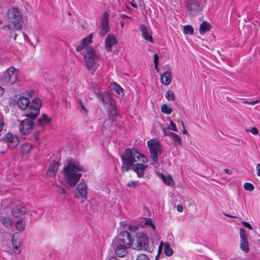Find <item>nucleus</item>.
I'll list each match as a JSON object with an SVG mask.
<instances>
[{
    "label": "nucleus",
    "instance_id": "1",
    "mask_svg": "<svg viewBox=\"0 0 260 260\" xmlns=\"http://www.w3.org/2000/svg\"><path fill=\"white\" fill-rule=\"evenodd\" d=\"M84 167L80 163L71 158L62 170V174L66 183L71 187H74L82 177Z\"/></svg>",
    "mask_w": 260,
    "mask_h": 260
},
{
    "label": "nucleus",
    "instance_id": "2",
    "mask_svg": "<svg viewBox=\"0 0 260 260\" xmlns=\"http://www.w3.org/2000/svg\"><path fill=\"white\" fill-rule=\"evenodd\" d=\"M16 105L22 110L25 111V116L36 119L40 113L42 107L40 99L36 98L30 102L29 99L25 96H20L17 100Z\"/></svg>",
    "mask_w": 260,
    "mask_h": 260
},
{
    "label": "nucleus",
    "instance_id": "3",
    "mask_svg": "<svg viewBox=\"0 0 260 260\" xmlns=\"http://www.w3.org/2000/svg\"><path fill=\"white\" fill-rule=\"evenodd\" d=\"M120 157L122 162L121 170L123 172H128L135 162H148L147 158L135 148H126Z\"/></svg>",
    "mask_w": 260,
    "mask_h": 260
},
{
    "label": "nucleus",
    "instance_id": "4",
    "mask_svg": "<svg viewBox=\"0 0 260 260\" xmlns=\"http://www.w3.org/2000/svg\"><path fill=\"white\" fill-rule=\"evenodd\" d=\"M133 242V240L128 231L120 232L112 243L116 255L119 257H124L127 252V249L131 247Z\"/></svg>",
    "mask_w": 260,
    "mask_h": 260
},
{
    "label": "nucleus",
    "instance_id": "5",
    "mask_svg": "<svg viewBox=\"0 0 260 260\" xmlns=\"http://www.w3.org/2000/svg\"><path fill=\"white\" fill-rule=\"evenodd\" d=\"M8 19L11 22L12 26L7 25L5 27L10 30L11 28L14 30L20 31L22 28L23 23V14L20 10L16 7L9 8L7 12Z\"/></svg>",
    "mask_w": 260,
    "mask_h": 260
},
{
    "label": "nucleus",
    "instance_id": "6",
    "mask_svg": "<svg viewBox=\"0 0 260 260\" xmlns=\"http://www.w3.org/2000/svg\"><path fill=\"white\" fill-rule=\"evenodd\" d=\"M18 73L17 69L11 67L6 71L0 73V82L4 86H11L17 81Z\"/></svg>",
    "mask_w": 260,
    "mask_h": 260
},
{
    "label": "nucleus",
    "instance_id": "7",
    "mask_svg": "<svg viewBox=\"0 0 260 260\" xmlns=\"http://www.w3.org/2000/svg\"><path fill=\"white\" fill-rule=\"evenodd\" d=\"M100 57V55L93 48H87L84 56V59L88 70L94 69V71H95L97 68L96 65Z\"/></svg>",
    "mask_w": 260,
    "mask_h": 260
},
{
    "label": "nucleus",
    "instance_id": "8",
    "mask_svg": "<svg viewBox=\"0 0 260 260\" xmlns=\"http://www.w3.org/2000/svg\"><path fill=\"white\" fill-rule=\"evenodd\" d=\"M147 145L149 147L151 158L153 161L152 164H158V156H159L161 153L160 143L157 141L151 139L147 141Z\"/></svg>",
    "mask_w": 260,
    "mask_h": 260
},
{
    "label": "nucleus",
    "instance_id": "9",
    "mask_svg": "<svg viewBox=\"0 0 260 260\" xmlns=\"http://www.w3.org/2000/svg\"><path fill=\"white\" fill-rule=\"evenodd\" d=\"M32 120L34 119L27 117V118L23 120L19 121V129L22 135H28L33 129L35 124Z\"/></svg>",
    "mask_w": 260,
    "mask_h": 260
},
{
    "label": "nucleus",
    "instance_id": "10",
    "mask_svg": "<svg viewBox=\"0 0 260 260\" xmlns=\"http://www.w3.org/2000/svg\"><path fill=\"white\" fill-rule=\"evenodd\" d=\"M136 245L138 249H143L149 252H152L153 250V248L149 246L148 238L145 234L137 236Z\"/></svg>",
    "mask_w": 260,
    "mask_h": 260
},
{
    "label": "nucleus",
    "instance_id": "11",
    "mask_svg": "<svg viewBox=\"0 0 260 260\" xmlns=\"http://www.w3.org/2000/svg\"><path fill=\"white\" fill-rule=\"evenodd\" d=\"M184 6L190 16H195L200 9V4L197 0H186Z\"/></svg>",
    "mask_w": 260,
    "mask_h": 260
},
{
    "label": "nucleus",
    "instance_id": "12",
    "mask_svg": "<svg viewBox=\"0 0 260 260\" xmlns=\"http://www.w3.org/2000/svg\"><path fill=\"white\" fill-rule=\"evenodd\" d=\"M1 141L6 143L8 148L11 149L16 148L19 143L18 138L11 133H7Z\"/></svg>",
    "mask_w": 260,
    "mask_h": 260
},
{
    "label": "nucleus",
    "instance_id": "13",
    "mask_svg": "<svg viewBox=\"0 0 260 260\" xmlns=\"http://www.w3.org/2000/svg\"><path fill=\"white\" fill-rule=\"evenodd\" d=\"M77 192H75L74 196L76 198L82 199L81 202L83 203L87 200V185L84 182H80L77 186Z\"/></svg>",
    "mask_w": 260,
    "mask_h": 260
},
{
    "label": "nucleus",
    "instance_id": "14",
    "mask_svg": "<svg viewBox=\"0 0 260 260\" xmlns=\"http://www.w3.org/2000/svg\"><path fill=\"white\" fill-rule=\"evenodd\" d=\"M94 92L95 95L103 104H109L112 107L115 106V103L114 100L108 93L103 94L100 92L99 89H95Z\"/></svg>",
    "mask_w": 260,
    "mask_h": 260
},
{
    "label": "nucleus",
    "instance_id": "15",
    "mask_svg": "<svg viewBox=\"0 0 260 260\" xmlns=\"http://www.w3.org/2000/svg\"><path fill=\"white\" fill-rule=\"evenodd\" d=\"M109 17L108 13L105 12L102 19L101 27L100 31V34L102 37H104L110 31Z\"/></svg>",
    "mask_w": 260,
    "mask_h": 260
},
{
    "label": "nucleus",
    "instance_id": "16",
    "mask_svg": "<svg viewBox=\"0 0 260 260\" xmlns=\"http://www.w3.org/2000/svg\"><path fill=\"white\" fill-rule=\"evenodd\" d=\"M240 248L242 250L247 253L249 251V245L247 241V235L246 231L244 229H240Z\"/></svg>",
    "mask_w": 260,
    "mask_h": 260
},
{
    "label": "nucleus",
    "instance_id": "17",
    "mask_svg": "<svg viewBox=\"0 0 260 260\" xmlns=\"http://www.w3.org/2000/svg\"><path fill=\"white\" fill-rule=\"evenodd\" d=\"M27 209L23 204H19L13 208L12 211V215L15 218H19L25 214Z\"/></svg>",
    "mask_w": 260,
    "mask_h": 260
},
{
    "label": "nucleus",
    "instance_id": "18",
    "mask_svg": "<svg viewBox=\"0 0 260 260\" xmlns=\"http://www.w3.org/2000/svg\"><path fill=\"white\" fill-rule=\"evenodd\" d=\"M117 43V40L113 34H109L106 38L105 41V49L110 52L112 51V47Z\"/></svg>",
    "mask_w": 260,
    "mask_h": 260
},
{
    "label": "nucleus",
    "instance_id": "19",
    "mask_svg": "<svg viewBox=\"0 0 260 260\" xmlns=\"http://www.w3.org/2000/svg\"><path fill=\"white\" fill-rule=\"evenodd\" d=\"M92 38L93 36L92 34H90L88 37L84 38L80 42V44L78 45L76 48V50L77 52H81L84 48L87 47L88 45L91 43H92Z\"/></svg>",
    "mask_w": 260,
    "mask_h": 260
},
{
    "label": "nucleus",
    "instance_id": "20",
    "mask_svg": "<svg viewBox=\"0 0 260 260\" xmlns=\"http://www.w3.org/2000/svg\"><path fill=\"white\" fill-rule=\"evenodd\" d=\"M140 30L142 33L143 38L145 40L149 41L151 43H154L151 32L145 25H140Z\"/></svg>",
    "mask_w": 260,
    "mask_h": 260
},
{
    "label": "nucleus",
    "instance_id": "21",
    "mask_svg": "<svg viewBox=\"0 0 260 260\" xmlns=\"http://www.w3.org/2000/svg\"><path fill=\"white\" fill-rule=\"evenodd\" d=\"M143 164L137 163L132 166L133 170L135 171L139 178L143 177L145 169L147 167V165H144Z\"/></svg>",
    "mask_w": 260,
    "mask_h": 260
},
{
    "label": "nucleus",
    "instance_id": "22",
    "mask_svg": "<svg viewBox=\"0 0 260 260\" xmlns=\"http://www.w3.org/2000/svg\"><path fill=\"white\" fill-rule=\"evenodd\" d=\"M58 162L56 160H53L48 169L47 175L50 177H55L58 170Z\"/></svg>",
    "mask_w": 260,
    "mask_h": 260
},
{
    "label": "nucleus",
    "instance_id": "23",
    "mask_svg": "<svg viewBox=\"0 0 260 260\" xmlns=\"http://www.w3.org/2000/svg\"><path fill=\"white\" fill-rule=\"evenodd\" d=\"M51 118L48 117L46 114H43L42 116L37 120V125L39 126H44L50 124Z\"/></svg>",
    "mask_w": 260,
    "mask_h": 260
},
{
    "label": "nucleus",
    "instance_id": "24",
    "mask_svg": "<svg viewBox=\"0 0 260 260\" xmlns=\"http://www.w3.org/2000/svg\"><path fill=\"white\" fill-rule=\"evenodd\" d=\"M160 79L162 84L168 85L172 81V76L170 72L167 71L160 75Z\"/></svg>",
    "mask_w": 260,
    "mask_h": 260
},
{
    "label": "nucleus",
    "instance_id": "25",
    "mask_svg": "<svg viewBox=\"0 0 260 260\" xmlns=\"http://www.w3.org/2000/svg\"><path fill=\"white\" fill-rule=\"evenodd\" d=\"M211 28V25L210 24L206 21H204L202 22V23L201 24L200 27H199V31L201 35L203 34L207 31L210 30Z\"/></svg>",
    "mask_w": 260,
    "mask_h": 260
},
{
    "label": "nucleus",
    "instance_id": "26",
    "mask_svg": "<svg viewBox=\"0 0 260 260\" xmlns=\"http://www.w3.org/2000/svg\"><path fill=\"white\" fill-rule=\"evenodd\" d=\"M0 221L7 228H10L13 224L12 219L8 217H3L0 219Z\"/></svg>",
    "mask_w": 260,
    "mask_h": 260
},
{
    "label": "nucleus",
    "instance_id": "27",
    "mask_svg": "<svg viewBox=\"0 0 260 260\" xmlns=\"http://www.w3.org/2000/svg\"><path fill=\"white\" fill-rule=\"evenodd\" d=\"M111 88L112 90L116 92L119 95L123 93V89L122 88L115 82L111 83Z\"/></svg>",
    "mask_w": 260,
    "mask_h": 260
},
{
    "label": "nucleus",
    "instance_id": "28",
    "mask_svg": "<svg viewBox=\"0 0 260 260\" xmlns=\"http://www.w3.org/2000/svg\"><path fill=\"white\" fill-rule=\"evenodd\" d=\"M169 137L172 138L174 142V144L175 145H180L182 143L181 139L180 137L175 133H169L168 134Z\"/></svg>",
    "mask_w": 260,
    "mask_h": 260
},
{
    "label": "nucleus",
    "instance_id": "29",
    "mask_svg": "<svg viewBox=\"0 0 260 260\" xmlns=\"http://www.w3.org/2000/svg\"><path fill=\"white\" fill-rule=\"evenodd\" d=\"M31 150V146L28 143L23 144L20 147L21 153L22 154L29 153Z\"/></svg>",
    "mask_w": 260,
    "mask_h": 260
},
{
    "label": "nucleus",
    "instance_id": "30",
    "mask_svg": "<svg viewBox=\"0 0 260 260\" xmlns=\"http://www.w3.org/2000/svg\"><path fill=\"white\" fill-rule=\"evenodd\" d=\"M15 226L17 230L20 231H23L25 229V224L23 219H19L15 223Z\"/></svg>",
    "mask_w": 260,
    "mask_h": 260
},
{
    "label": "nucleus",
    "instance_id": "31",
    "mask_svg": "<svg viewBox=\"0 0 260 260\" xmlns=\"http://www.w3.org/2000/svg\"><path fill=\"white\" fill-rule=\"evenodd\" d=\"M15 236L13 235L12 237V243L13 245V249L14 251L16 254H19L21 252V249L20 247V243H18V245L17 244V242L16 240H14Z\"/></svg>",
    "mask_w": 260,
    "mask_h": 260
},
{
    "label": "nucleus",
    "instance_id": "32",
    "mask_svg": "<svg viewBox=\"0 0 260 260\" xmlns=\"http://www.w3.org/2000/svg\"><path fill=\"white\" fill-rule=\"evenodd\" d=\"M164 252L168 256H170L173 254V250L171 248L170 245L169 243H167L165 244Z\"/></svg>",
    "mask_w": 260,
    "mask_h": 260
},
{
    "label": "nucleus",
    "instance_id": "33",
    "mask_svg": "<svg viewBox=\"0 0 260 260\" xmlns=\"http://www.w3.org/2000/svg\"><path fill=\"white\" fill-rule=\"evenodd\" d=\"M183 32L185 35H192L194 33V30L191 25H187L184 26Z\"/></svg>",
    "mask_w": 260,
    "mask_h": 260
},
{
    "label": "nucleus",
    "instance_id": "34",
    "mask_svg": "<svg viewBox=\"0 0 260 260\" xmlns=\"http://www.w3.org/2000/svg\"><path fill=\"white\" fill-rule=\"evenodd\" d=\"M161 178L164 182L168 185H170L174 183L172 178L170 176H165L162 174Z\"/></svg>",
    "mask_w": 260,
    "mask_h": 260
},
{
    "label": "nucleus",
    "instance_id": "35",
    "mask_svg": "<svg viewBox=\"0 0 260 260\" xmlns=\"http://www.w3.org/2000/svg\"><path fill=\"white\" fill-rule=\"evenodd\" d=\"M161 112L166 114H170L172 112V109L166 104H164L161 107Z\"/></svg>",
    "mask_w": 260,
    "mask_h": 260
},
{
    "label": "nucleus",
    "instance_id": "36",
    "mask_svg": "<svg viewBox=\"0 0 260 260\" xmlns=\"http://www.w3.org/2000/svg\"><path fill=\"white\" fill-rule=\"evenodd\" d=\"M43 213L42 211L39 210L38 211H32L30 214V216L36 220L39 219L41 217Z\"/></svg>",
    "mask_w": 260,
    "mask_h": 260
},
{
    "label": "nucleus",
    "instance_id": "37",
    "mask_svg": "<svg viewBox=\"0 0 260 260\" xmlns=\"http://www.w3.org/2000/svg\"><path fill=\"white\" fill-rule=\"evenodd\" d=\"M165 96L170 101H174L175 99V96L173 91L168 90L166 92Z\"/></svg>",
    "mask_w": 260,
    "mask_h": 260
},
{
    "label": "nucleus",
    "instance_id": "38",
    "mask_svg": "<svg viewBox=\"0 0 260 260\" xmlns=\"http://www.w3.org/2000/svg\"><path fill=\"white\" fill-rule=\"evenodd\" d=\"M117 113L115 110L112 109L109 113V118L111 121H114L116 120Z\"/></svg>",
    "mask_w": 260,
    "mask_h": 260
},
{
    "label": "nucleus",
    "instance_id": "39",
    "mask_svg": "<svg viewBox=\"0 0 260 260\" xmlns=\"http://www.w3.org/2000/svg\"><path fill=\"white\" fill-rule=\"evenodd\" d=\"M244 188L246 190L252 191L254 190V187L253 185L250 183L246 182L244 184Z\"/></svg>",
    "mask_w": 260,
    "mask_h": 260
},
{
    "label": "nucleus",
    "instance_id": "40",
    "mask_svg": "<svg viewBox=\"0 0 260 260\" xmlns=\"http://www.w3.org/2000/svg\"><path fill=\"white\" fill-rule=\"evenodd\" d=\"M77 104H78V107L81 108V111H84L85 112H87V110L85 108V107L81 99H78L77 100Z\"/></svg>",
    "mask_w": 260,
    "mask_h": 260
},
{
    "label": "nucleus",
    "instance_id": "41",
    "mask_svg": "<svg viewBox=\"0 0 260 260\" xmlns=\"http://www.w3.org/2000/svg\"><path fill=\"white\" fill-rule=\"evenodd\" d=\"M136 260H150V259L147 255L140 254L137 256Z\"/></svg>",
    "mask_w": 260,
    "mask_h": 260
},
{
    "label": "nucleus",
    "instance_id": "42",
    "mask_svg": "<svg viewBox=\"0 0 260 260\" xmlns=\"http://www.w3.org/2000/svg\"><path fill=\"white\" fill-rule=\"evenodd\" d=\"M23 96H25L29 99L35 95V92L32 90L26 91L23 93Z\"/></svg>",
    "mask_w": 260,
    "mask_h": 260
},
{
    "label": "nucleus",
    "instance_id": "43",
    "mask_svg": "<svg viewBox=\"0 0 260 260\" xmlns=\"http://www.w3.org/2000/svg\"><path fill=\"white\" fill-rule=\"evenodd\" d=\"M170 125L171 127L169 128L170 129H172L176 132H178V130L176 127L175 123L173 122V121L172 120L170 121Z\"/></svg>",
    "mask_w": 260,
    "mask_h": 260
},
{
    "label": "nucleus",
    "instance_id": "44",
    "mask_svg": "<svg viewBox=\"0 0 260 260\" xmlns=\"http://www.w3.org/2000/svg\"><path fill=\"white\" fill-rule=\"evenodd\" d=\"M259 100H255V101H252V100L245 101H244V103H246V104H249V105H254L258 103H259Z\"/></svg>",
    "mask_w": 260,
    "mask_h": 260
},
{
    "label": "nucleus",
    "instance_id": "45",
    "mask_svg": "<svg viewBox=\"0 0 260 260\" xmlns=\"http://www.w3.org/2000/svg\"><path fill=\"white\" fill-rule=\"evenodd\" d=\"M59 189L58 191L59 194H66L67 193V190L62 186H59Z\"/></svg>",
    "mask_w": 260,
    "mask_h": 260
},
{
    "label": "nucleus",
    "instance_id": "46",
    "mask_svg": "<svg viewBox=\"0 0 260 260\" xmlns=\"http://www.w3.org/2000/svg\"><path fill=\"white\" fill-rule=\"evenodd\" d=\"M242 224L246 228L251 230L252 229V226L251 225V224L247 222H246V221H242Z\"/></svg>",
    "mask_w": 260,
    "mask_h": 260
},
{
    "label": "nucleus",
    "instance_id": "47",
    "mask_svg": "<svg viewBox=\"0 0 260 260\" xmlns=\"http://www.w3.org/2000/svg\"><path fill=\"white\" fill-rule=\"evenodd\" d=\"M137 183V181H131L127 183V185L128 187L134 188V187H135Z\"/></svg>",
    "mask_w": 260,
    "mask_h": 260
},
{
    "label": "nucleus",
    "instance_id": "48",
    "mask_svg": "<svg viewBox=\"0 0 260 260\" xmlns=\"http://www.w3.org/2000/svg\"><path fill=\"white\" fill-rule=\"evenodd\" d=\"M248 131H250L253 135H256L258 133V129L255 127H253L251 129Z\"/></svg>",
    "mask_w": 260,
    "mask_h": 260
},
{
    "label": "nucleus",
    "instance_id": "49",
    "mask_svg": "<svg viewBox=\"0 0 260 260\" xmlns=\"http://www.w3.org/2000/svg\"><path fill=\"white\" fill-rule=\"evenodd\" d=\"M125 18H129V19H132V17H130V16H127L125 14H121L120 16V19H121L122 20H124V19Z\"/></svg>",
    "mask_w": 260,
    "mask_h": 260
},
{
    "label": "nucleus",
    "instance_id": "50",
    "mask_svg": "<svg viewBox=\"0 0 260 260\" xmlns=\"http://www.w3.org/2000/svg\"><path fill=\"white\" fill-rule=\"evenodd\" d=\"M180 123H181V125L182 126V128H183V130H182L183 134H184L185 135V134H188V132L186 131V129L185 128V126H184L183 122L182 121H181L180 122Z\"/></svg>",
    "mask_w": 260,
    "mask_h": 260
},
{
    "label": "nucleus",
    "instance_id": "51",
    "mask_svg": "<svg viewBox=\"0 0 260 260\" xmlns=\"http://www.w3.org/2000/svg\"><path fill=\"white\" fill-rule=\"evenodd\" d=\"M139 5L143 8H146L145 4L143 0H138Z\"/></svg>",
    "mask_w": 260,
    "mask_h": 260
},
{
    "label": "nucleus",
    "instance_id": "52",
    "mask_svg": "<svg viewBox=\"0 0 260 260\" xmlns=\"http://www.w3.org/2000/svg\"><path fill=\"white\" fill-rule=\"evenodd\" d=\"M162 132H163V134L165 136H169V135H168L169 133H173V132H169V131H168L165 128H164L163 129H162Z\"/></svg>",
    "mask_w": 260,
    "mask_h": 260
},
{
    "label": "nucleus",
    "instance_id": "53",
    "mask_svg": "<svg viewBox=\"0 0 260 260\" xmlns=\"http://www.w3.org/2000/svg\"><path fill=\"white\" fill-rule=\"evenodd\" d=\"M177 210L179 212H182L183 210V207L181 205H178L177 206Z\"/></svg>",
    "mask_w": 260,
    "mask_h": 260
},
{
    "label": "nucleus",
    "instance_id": "54",
    "mask_svg": "<svg viewBox=\"0 0 260 260\" xmlns=\"http://www.w3.org/2000/svg\"><path fill=\"white\" fill-rule=\"evenodd\" d=\"M256 174L258 176L260 177V164H257L256 165Z\"/></svg>",
    "mask_w": 260,
    "mask_h": 260
},
{
    "label": "nucleus",
    "instance_id": "55",
    "mask_svg": "<svg viewBox=\"0 0 260 260\" xmlns=\"http://www.w3.org/2000/svg\"><path fill=\"white\" fill-rule=\"evenodd\" d=\"M145 224L146 225H151L152 226V227L154 229V224L152 223V222H151V221H150V220H147L145 222Z\"/></svg>",
    "mask_w": 260,
    "mask_h": 260
},
{
    "label": "nucleus",
    "instance_id": "56",
    "mask_svg": "<svg viewBox=\"0 0 260 260\" xmlns=\"http://www.w3.org/2000/svg\"><path fill=\"white\" fill-rule=\"evenodd\" d=\"M154 61L159 62V56L156 53H155L153 55Z\"/></svg>",
    "mask_w": 260,
    "mask_h": 260
},
{
    "label": "nucleus",
    "instance_id": "57",
    "mask_svg": "<svg viewBox=\"0 0 260 260\" xmlns=\"http://www.w3.org/2000/svg\"><path fill=\"white\" fill-rule=\"evenodd\" d=\"M4 126L3 121L0 120V133L3 131Z\"/></svg>",
    "mask_w": 260,
    "mask_h": 260
},
{
    "label": "nucleus",
    "instance_id": "58",
    "mask_svg": "<svg viewBox=\"0 0 260 260\" xmlns=\"http://www.w3.org/2000/svg\"><path fill=\"white\" fill-rule=\"evenodd\" d=\"M159 62L154 61V68L158 71V66Z\"/></svg>",
    "mask_w": 260,
    "mask_h": 260
},
{
    "label": "nucleus",
    "instance_id": "59",
    "mask_svg": "<svg viewBox=\"0 0 260 260\" xmlns=\"http://www.w3.org/2000/svg\"><path fill=\"white\" fill-rule=\"evenodd\" d=\"M4 92V89L0 86V96L2 95Z\"/></svg>",
    "mask_w": 260,
    "mask_h": 260
},
{
    "label": "nucleus",
    "instance_id": "60",
    "mask_svg": "<svg viewBox=\"0 0 260 260\" xmlns=\"http://www.w3.org/2000/svg\"><path fill=\"white\" fill-rule=\"evenodd\" d=\"M120 26L121 28H123L124 26V21L123 20H121L120 21Z\"/></svg>",
    "mask_w": 260,
    "mask_h": 260
},
{
    "label": "nucleus",
    "instance_id": "61",
    "mask_svg": "<svg viewBox=\"0 0 260 260\" xmlns=\"http://www.w3.org/2000/svg\"><path fill=\"white\" fill-rule=\"evenodd\" d=\"M224 172L225 173H227L228 174H231L232 173V171H230L228 169H224Z\"/></svg>",
    "mask_w": 260,
    "mask_h": 260
},
{
    "label": "nucleus",
    "instance_id": "62",
    "mask_svg": "<svg viewBox=\"0 0 260 260\" xmlns=\"http://www.w3.org/2000/svg\"><path fill=\"white\" fill-rule=\"evenodd\" d=\"M131 5L134 7V8H137V5L136 4H135V3H130Z\"/></svg>",
    "mask_w": 260,
    "mask_h": 260
},
{
    "label": "nucleus",
    "instance_id": "63",
    "mask_svg": "<svg viewBox=\"0 0 260 260\" xmlns=\"http://www.w3.org/2000/svg\"><path fill=\"white\" fill-rule=\"evenodd\" d=\"M158 256H159V255H158V254L155 256V259H156V260H158Z\"/></svg>",
    "mask_w": 260,
    "mask_h": 260
},
{
    "label": "nucleus",
    "instance_id": "64",
    "mask_svg": "<svg viewBox=\"0 0 260 260\" xmlns=\"http://www.w3.org/2000/svg\"><path fill=\"white\" fill-rule=\"evenodd\" d=\"M161 244H164V243H163V242H161V243H160V245H159V250L160 249V246H161Z\"/></svg>",
    "mask_w": 260,
    "mask_h": 260
}]
</instances>
